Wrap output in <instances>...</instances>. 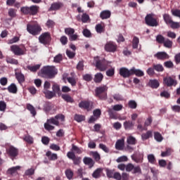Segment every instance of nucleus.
Instances as JSON below:
<instances>
[{"instance_id":"f257e3e1","label":"nucleus","mask_w":180,"mask_h":180,"mask_svg":"<svg viewBox=\"0 0 180 180\" xmlns=\"http://www.w3.org/2000/svg\"><path fill=\"white\" fill-rule=\"evenodd\" d=\"M42 78L53 79L57 75V70L54 66H44L40 70Z\"/></svg>"},{"instance_id":"f03ea898","label":"nucleus","mask_w":180,"mask_h":180,"mask_svg":"<svg viewBox=\"0 0 180 180\" xmlns=\"http://www.w3.org/2000/svg\"><path fill=\"white\" fill-rule=\"evenodd\" d=\"M40 7L37 5H32L31 6H22L20 8V12L22 15H30V16H36L39 13Z\"/></svg>"},{"instance_id":"7ed1b4c3","label":"nucleus","mask_w":180,"mask_h":180,"mask_svg":"<svg viewBox=\"0 0 180 180\" xmlns=\"http://www.w3.org/2000/svg\"><path fill=\"white\" fill-rule=\"evenodd\" d=\"M108 87L106 85L96 87L95 89V96L101 101H106L108 98Z\"/></svg>"},{"instance_id":"20e7f679","label":"nucleus","mask_w":180,"mask_h":180,"mask_svg":"<svg viewBox=\"0 0 180 180\" xmlns=\"http://www.w3.org/2000/svg\"><path fill=\"white\" fill-rule=\"evenodd\" d=\"M145 23L147 26H150L151 27H155L158 26V22L157 21V16L154 13L147 14L145 17Z\"/></svg>"},{"instance_id":"39448f33","label":"nucleus","mask_w":180,"mask_h":180,"mask_svg":"<svg viewBox=\"0 0 180 180\" xmlns=\"http://www.w3.org/2000/svg\"><path fill=\"white\" fill-rule=\"evenodd\" d=\"M27 32L32 36H37L41 32V27L39 24H27Z\"/></svg>"},{"instance_id":"423d86ee","label":"nucleus","mask_w":180,"mask_h":180,"mask_svg":"<svg viewBox=\"0 0 180 180\" xmlns=\"http://www.w3.org/2000/svg\"><path fill=\"white\" fill-rule=\"evenodd\" d=\"M95 67L99 71H106L108 69V63L105 59H99V56L94 57Z\"/></svg>"},{"instance_id":"0eeeda50","label":"nucleus","mask_w":180,"mask_h":180,"mask_svg":"<svg viewBox=\"0 0 180 180\" xmlns=\"http://www.w3.org/2000/svg\"><path fill=\"white\" fill-rule=\"evenodd\" d=\"M39 41L41 44H44V46H49L51 43V34H50V32L42 33L39 37Z\"/></svg>"},{"instance_id":"6e6552de","label":"nucleus","mask_w":180,"mask_h":180,"mask_svg":"<svg viewBox=\"0 0 180 180\" xmlns=\"http://www.w3.org/2000/svg\"><path fill=\"white\" fill-rule=\"evenodd\" d=\"M64 122L65 120V116L63 114H58L55 117H52L47 120L48 123L51 124H54L55 126H60V122Z\"/></svg>"},{"instance_id":"1a4fd4ad","label":"nucleus","mask_w":180,"mask_h":180,"mask_svg":"<svg viewBox=\"0 0 180 180\" xmlns=\"http://www.w3.org/2000/svg\"><path fill=\"white\" fill-rule=\"evenodd\" d=\"M158 43L159 44H163L164 47L166 49H172L173 42L168 38L164 37V36L158 35Z\"/></svg>"},{"instance_id":"9d476101","label":"nucleus","mask_w":180,"mask_h":180,"mask_svg":"<svg viewBox=\"0 0 180 180\" xmlns=\"http://www.w3.org/2000/svg\"><path fill=\"white\" fill-rule=\"evenodd\" d=\"M7 155L11 158V160H15L18 155H19V149L15 148V146H9L6 149Z\"/></svg>"},{"instance_id":"9b49d317","label":"nucleus","mask_w":180,"mask_h":180,"mask_svg":"<svg viewBox=\"0 0 180 180\" xmlns=\"http://www.w3.org/2000/svg\"><path fill=\"white\" fill-rule=\"evenodd\" d=\"M65 33L69 37V40L70 41H75L78 39V34H75V30L72 27H68L65 29Z\"/></svg>"},{"instance_id":"f8f14e48","label":"nucleus","mask_w":180,"mask_h":180,"mask_svg":"<svg viewBox=\"0 0 180 180\" xmlns=\"http://www.w3.org/2000/svg\"><path fill=\"white\" fill-rule=\"evenodd\" d=\"M11 50L15 56H23L26 51V48L23 46L13 45L11 46Z\"/></svg>"},{"instance_id":"ddd939ff","label":"nucleus","mask_w":180,"mask_h":180,"mask_svg":"<svg viewBox=\"0 0 180 180\" xmlns=\"http://www.w3.org/2000/svg\"><path fill=\"white\" fill-rule=\"evenodd\" d=\"M67 157L69 160H72V161H73L74 165H79L81 164L82 158H81V157L76 156L75 153L73 151L68 152Z\"/></svg>"},{"instance_id":"4468645a","label":"nucleus","mask_w":180,"mask_h":180,"mask_svg":"<svg viewBox=\"0 0 180 180\" xmlns=\"http://www.w3.org/2000/svg\"><path fill=\"white\" fill-rule=\"evenodd\" d=\"M125 169L127 172H132V174H141V167L140 166L134 167V165L129 163L126 165Z\"/></svg>"},{"instance_id":"2eb2a0df","label":"nucleus","mask_w":180,"mask_h":180,"mask_svg":"<svg viewBox=\"0 0 180 180\" xmlns=\"http://www.w3.org/2000/svg\"><path fill=\"white\" fill-rule=\"evenodd\" d=\"M104 49L108 53H115L117 50V45L113 41H109L105 44Z\"/></svg>"},{"instance_id":"dca6fc26","label":"nucleus","mask_w":180,"mask_h":180,"mask_svg":"<svg viewBox=\"0 0 180 180\" xmlns=\"http://www.w3.org/2000/svg\"><path fill=\"white\" fill-rule=\"evenodd\" d=\"M120 75L123 78H129L131 75V69L129 70V69L126 68H121L120 69Z\"/></svg>"},{"instance_id":"f3484780","label":"nucleus","mask_w":180,"mask_h":180,"mask_svg":"<svg viewBox=\"0 0 180 180\" xmlns=\"http://www.w3.org/2000/svg\"><path fill=\"white\" fill-rule=\"evenodd\" d=\"M64 6V4L58 1L54 2L51 5V7L49 8V11L51 12L53 11H59V9H61Z\"/></svg>"},{"instance_id":"a211bd4d","label":"nucleus","mask_w":180,"mask_h":180,"mask_svg":"<svg viewBox=\"0 0 180 180\" xmlns=\"http://www.w3.org/2000/svg\"><path fill=\"white\" fill-rule=\"evenodd\" d=\"M83 162L84 165H88L90 169L91 168H94V165H95V161H94L93 158L89 157H84L83 158Z\"/></svg>"},{"instance_id":"6ab92c4d","label":"nucleus","mask_w":180,"mask_h":180,"mask_svg":"<svg viewBox=\"0 0 180 180\" xmlns=\"http://www.w3.org/2000/svg\"><path fill=\"white\" fill-rule=\"evenodd\" d=\"M164 83L167 86H172L174 85H176V81H175V79H174L172 77H165L163 79Z\"/></svg>"},{"instance_id":"aec40b11","label":"nucleus","mask_w":180,"mask_h":180,"mask_svg":"<svg viewBox=\"0 0 180 180\" xmlns=\"http://www.w3.org/2000/svg\"><path fill=\"white\" fill-rule=\"evenodd\" d=\"M123 126L125 130H133L134 129V122L131 120H127L124 122Z\"/></svg>"},{"instance_id":"412c9836","label":"nucleus","mask_w":180,"mask_h":180,"mask_svg":"<svg viewBox=\"0 0 180 180\" xmlns=\"http://www.w3.org/2000/svg\"><path fill=\"white\" fill-rule=\"evenodd\" d=\"M112 15V13H110V11L109 10H104L101 12L100 13V18L103 20L105 19H109L110 18V15Z\"/></svg>"},{"instance_id":"4be33fe9","label":"nucleus","mask_w":180,"mask_h":180,"mask_svg":"<svg viewBox=\"0 0 180 180\" xmlns=\"http://www.w3.org/2000/svg\"><path fill=\"white\" fill-rule=\"evenodd\" d=\"M91 106V103L88 101H82L79 103V108L81 109H86L89 110V107Z\"/></svg>"},{"instance_id":"5701e85b","label":"nucleus","mask_w":180,"mask_h":180,"mask_svg":"<svg viewBox=\"0 0 180 180\" xmlns=\"http://www.w3.org/2000/svg\"><path fill=\"white\" fill-rule=\"evenodd\" d=\"M108 113L110 119L117 120V112H116V111H115L113 108H108Z\"/></svg>"},{"instance_id":"b1692460","label":"nucleus","mask_w":180,"mask_h":180,"mask_svg":"<svg viewBox=\"0 0 180 180\" xmlns=\"http://www.w3.org/2000/svg\"><path fill=\"white\" fill-rule=\"evenodd\" d=\"M103 79V75L98 72L94 75V81L96 84H101Z\"/></svg>"},{"instance_id":"393cba45","label":"nucleus","mask_w":180,"mask_h":180,"mask_svg":"<svg viewBox=\"0 0 180 180\" xmlns=\"http://www.w3.org/2000/svg\"><path fill=\"white\" fill-rule=\"evenodd\" d=\"M116 150H123L124 148V139H119L115 143Z\"/></svg>"},{"instance_id":"a878e982","label":"nucleus","mask_w":180,"mask_h":180,"mask_svg":"<svg viewBox=\"0 0 180 180\" xmlns=\"http://www.w3.org/2000/svg\"><path fill=\"white\" fill-rule=\"evenodd\" d=\"M131 75H136V77H144V72L139 69H135L134 68H132L131 69Z\"/></svg>"},{"instance_id":"bb28decb","label":"nucleus","mask_w":180,"mask_h":180,"mask_svg":"<svg viewBox=\"0 0 180 180\" xmlns=\"http://www.w3.org/2000/svg\"><path fill=\"white\" fill-rule=\"evenodd\" d=\"M40 67H41L40 64H37L34 65H30L27 66V68L31 72H37L38 70H40Z\"/></svg>"},{"instance_id":"cd10ccee","label":"nucleus","mask_w":180,"mask_h":180,"mask_svg":"<svg viewBox=\"0 0 180 180\" xmlns=\"http://www.w3.org/2000/svg\"><path fill=\"white\" fill-rule=\"evenodd\" d=\"M52 89L55 95L56 94H57L58 96H61V89H60V85H58V84H53L52 86Z\"/></svg>"},{"instance_id":"c85d7f7f","label":"nucleus","mask_w":180,"mask_h":180,"mask_svg":"<svg viewBox=\"0 0 180 180\" xmlns=\"http://www.w3.org/2000/svg\"><path fill=\"white\" fill-rule=\"evenodd\" d=\"M46 157H48L49 160L50 161H56L58 157L57 156V154L56 153H52L51 151L49 150L46 153Z\"/></svg>"},{"instance_id":"c756f323","label":"nucleus","mask_w":180,"mask_h":180,"mask_svg":"<svg viewBox=\"0 0 180 180\" xmlns=\"http://www.w3.org/2000/svg\"><path fill=\"white\" fill-rule=\"evenodd\" d=\"M19 169H20V166L11 167L7 170V174L8 175H13L14 174H16Z\"/></svg>"},{"instance_id":"7c9ffc66","label":"nucleus","mask_w":180,"mask_h":180,"mask_svg":"<svg viewBox=\"0 0 180 180\" xmlns=\"http://www.w3.org/2000/svg\"><path fill=\"white\" fill-rule=\"evenodd\" d=\"M62 99L65 100V102H68V103H74V98L71 97V96L68 94H62L61 95Z\"/></svg>"},{"instance_id":"2f4dec72","label":"nucleus","mask_w":180,"mask_h":180,"mask_svg":"<svg viewBox=\"0 0 180 180\" xmlns=\"http://www.w3.org/2000/svg\"><path fill=\"white\" fill-rule=\"evenodd\" d=\"M27 109L30 112L33 117H34V116L37 115V112H36V108H34V106L32 105V104L30 103L27 104Z\"/></svg>"},{"instance_id":"473e14b6","label":"nucleus","mask_w":180,"mask_h":180,"mask_svg":"<svg viewBox=\"0 0 180 180\" xmlns=\"http://www.w3.org/2000/svg\"><path fill=\"white\" fill-rule=\"evenodd\" d=\"M7 89L8 92H10V94H16V92H18V87L16 86V84H15L14 83L8 86Z\"/></svg>"},{"instance_id":"72a5a7b5","label":"nucleus","mask_w":180,"mask_h":180,"mask_svg":"<svg viewBox=\"0 0 180 180\" xmlns=\"http://www.w3.org/2000/svg\"><path fill=\"white\" fill-rule=\"evenodd\" d=\"M43 92L46 99H52V98H54V96H56V93H54L53 91L46 90V91H44Z\"/></svg>"},{"instance_id":"f704fd0d","label":"nucleus","mask_w":180,"mask_h":180,"mask_svg":"<svg viewBox=\"0 0 180 180\" xmlns=\"http://www.w3.org/2000/svg\"><path fill=\"white\" fill-rule=\"evenodd\" d=\"M169 58V55L166 52H158V59L159 60H168Z\"/></svg>"},{"instance_id":"c9c22d12","label":"nucleus","mask_w":180,"mask_h":180,"mask_svg":"<svg viewBox=\"0 0 180 180\" xmlns=\"http://www.w3.org/2000/svg\"><path fill=\"white\" fill-rule=\"evenodd\" d=\"M148 86L153 89H157V88H158V80H150L148 82Z\"/></svg>"},{"instance_id":"e433bc0d","label":"nucleus","mask_w":180,"mask_h":180,"mask_svg":"<svg viewBox=\"0 0 180 180\" xmlns=\"http://www.w3.org/2000/svg\"><path fill=\"white\" fill-rule=\"evenodd\" d=\"M23 141L27 143V144H33L34 139L30 135H25L22 138Z\"/></svg>"},{"instance_id":"4c0bfd02","label":"nucleus","mask_w":180,"mask_h":180,"mask_svg":"<svg viewBox=\"0 0 180 180\" xmlns=\"http://www.w3.org/2000/svg\"><path fill=\"white\" fill-rule=\"evenodd\" d=\"M127 144H129L131 146H134L137 143V141L136 140V138L134 136H128L127 139Z\"/></svg>"},{"instance_id":"58836bf2","label":"nucleus","mask_w":180,"mask_h":180,"mask_svg":"<svg viewBox=\"0 0 180 180\" xmlns=\"http://www.w3.org/2000/svg\"><path fill=\"white\" fill-rule=\"evenodd\" d=\"M65 174L68 179L71 180L74 178V172L71 169H68L65 170Z\"/></svg>"},{"instance_id":"ea45409f","label":"nucleus","mask_w":180,"mask_h":180,"mask_svg":"<svg viewBox=\"0 0 180 180\" xmlns=\"http://www.w3.org/2000/svg\"><path fill=\"white\" fill-rule=\"evenodd\" d=\"M15 77L20 84L25 82V75H23V74L19 72L15 73Z\"/></svg>"},{"instance_id":"a19ab883","label":"nucleus","mask_w":180,"mask_h":180,"mask_svg":"<svg viewBox=\"0 0 180 180\" xmlns=\"http://www.w3.org/2000/svg\"><path fill=\"white\" fill-rule=\"evenodd\" d=\"M153 136V131H148L146 133H143L141 135V139L142 140H148V139H150V137H151Z\"/></svg>"},{"instance_id":"79ce46f5","label":"nucleus","mask_w":180,"mask_h":180,"mask_svg":"<svg viewBox=\"0 0 180 180\" xmlns=\"http://www.w3.org/2000/svg\"><path fill=\"white\" fill-rule=\"evenodd\" d=\"M101 172H102V169L101 168H98V169H96L92 174L93 178H95L96 179H98V178L101 177Z\"/></svg>"},{"instance_id":"37998d69","label":"nucleus","mask_w":180,"mask_h":180,"mask_svg":"<svg viewBox=\"0 0 180 180\" xmlns=\"http://www.w3.org/2000/svg\"><path fill=\"white\" fill-rule=\"evenodd\" d=\"M139 43H140V40L139 39V37H134L132 40V48L139 49Z\"/></svg>"},{"instance_id":"c03bdc74","label":"nucleus","mask_w":180,"mask_h":180,"mask_svg":"<svg viewBox=\"0 0 180 180\" xmlns=\"http://www.w3.org/2000/svg\"><path fill=\"white\" fill-rule=\"evenodd\" d=\"M45 130H47V131H51V130H54L56 127L53 125H51V123H49V122L46 121V123L44 124Z\"/></svg>"},{"instance_id":"a18cd8bd","label":"nucleus","mask_w":180,"mask_h":180,"mask_svg":"<svg viewBox=\"0 0 180 180\" xmlns=\"http://www.w3.org/2000/svg\"><path fill=\"white\" fill-rule=\"evenodd\" d=\"M163 19L167 25H170L172 23V18L169 16L168 14H165L163 15Z\"/></svg>"},{"instance_id":"49530a36","label":"nucleus","mask_w":180,"mask_h":180,"mask_svg":"<svg viewBox=\"0 0 180 180\" xmlns=\"http://www.w3.org/2000/svg\"><path fill=\"white\" fill-rule=\"evenodd\" d=\"M154 70H155V71H158V65H155L153 68H149L147 70V74L148 75H154Z\"/></svg>"},{"instance_id":"de8ad7c7","label":"nucleus","mask_w":180,"mask_h":180,"mask_svg":"<svg viewBox=\"0 0 180 180\" xmlns=\"http://www.w3.org/2000/svg\"><path fill=\"white\" fill-rule=\"evenodd\" d=\"M96 31L97 33H103L105 32V27L102 24H97L96 25Z\"/></svg>"},{"instance_id":"09e8293b","label":"nucleus","mask_w":180,"mask_h":180,"mask_svg":"<svg viewBox=\"0 0 180 180\" xmlns=\"http://www.w3.org/2000/svg\"><path fill=\"white\" fill-rule=\"evenodd\" d=\"M128 106L130 109H136L137 108V103L134 100H130L128 102Z\"/></svg>"},{"instance_id":"8fccbe9b","label":"nucleus","mask_w":180,"mask_h":180,"mask_svg":"<svg viewBox=\"0 0 180 180\" xmlns=\"http://www.w3.org/2000/svg\"><path fill=\"white\" fill-rule=\"evenodd\" d=\"M72 151H75L76 154H82V149L74 144L72 145Z\"/></svg>"},{"instance_id":"3c124183","label":"nucleus","mask_w":180,"mask_h":180,"mask_svg":"<svg viewBox=\"0 0 180 180\" xmlns=\"http://www.w3.org/2000/svg\"><path fill=\"white\" fill-rule=\"evenodd\" d=\"M75 120L78 122H84V120H85V116L76 114L75 115Z\"/></svg>"},{"instance_id":"603ef678","label":"nucleus","mask_w":180,"mask_h":180,"mask_svg":"<svg viewBox=\"0 0 180 180\" xmlns=\"http://www.w3.org/2000/svg\"><path fill=\"white\" fill-rule=\"evenodd\" d=\"M8 16H10V18H16V9L15 8H9L8 10Z\"/></svg>"},{"instance_id":"864d4df0","label":"nucleus","mask_w":180,"mask_h":180,"mask_svg":"<svg viewBox=\"0 0 180 180\" xmlns=\"http://www.w3.org/2000/svg\"><path fill=\"white\" fill-rule=\"evenodd\" d=\"M83 79L84 81H86L87 82H91L92 79H94V77H92V75L91 74H86L83 75Z\"/></svg>"},{"instance_id":"5fc2aeb1","label":"nucleus","mask_w":180,"mask_h":180,"mask_svg":"<svg viewBox=\"0 0 180 180\" xmlns=\"http://www.w3.org/2000/svg\"><path fill=\"white\" fill-rule=\"evenodd\" d=\"M60 41L63 46H65L68 43V38L65 35H63L60 37Z\"/></svg>"},{"instance_id":"6e6d98bb","label":"nucleus","mask_w":180,"mask_h":180,"mask_svg":"<svg viewBox=\"0 0 180 180\" xmlns=\"http://www.w3.org/2000/svg\"><path fill=\"white\" fill-rule=\"evenodd\" d=\"M131 160H133V161H134L137 164H139L140 162H143V160H141V158H140L137 155H131Z\"/></svg>"},{"instance_id":"4d7b16f0","label":"nucleus","mask_w":180,"mask_h":180,"mask_svg":"<svg viewBox=\"0 0 180 180\" xmlns=\"http://www.w3.org/2000/svg\"><path fill=\"white\" fill-rule=\"evenodd\" d=\"M89 20V15L86 14V13H84L82 15V22L83 23H86Z\"/></svg>"},{"instance_id":"13d9d810","label":"nucleus","mask_w":180,"mask_h":180,"mask_svg":"<svg viewBox=\"0 0 180 180\" xmlns=\"http://www.w3.org/2000/svg\"><path fill=\"white\" fill-rule=\"evenodd\" d=\"M6 110V103L4 101H0V112H5Z\"/></svg>"},{"instance_id":"bf43d9fd","label":"nucleus","mask_w":180,"mask_h":180,"mask_svg":"<svg viewBox=\"0 0 180 180\" xmlns=\"http://www.w3.org/2000/svg\"><path fill=\"white\" fill-rule=\"evenodd\" d=\"M41 143L42 144H44V146H49V143H50V138L47 136H42Z\"/></svg>"},{"instance_id":"052dcab7","label":"nucleus","mask_w":180,"mask_h":180,"mask_svg":"<svg viewBox=\"0 0 180 180\" xmlns=\"http://www.w3.org/2000/svg\"><path fill=\"white\" fill-rule=\"evenodd\" d=\"M82 33L84 37H92V34L91 33V31L88 29H84Z\"/></svg>"},{"instance_id":"680f3d73","label":"nucleus","mask_w":180,"mask_h":180,"mask_svg":"<svg viewBox=\"0 0 180 180\" xmlns=\"http://www.w3.org/2000/svg\"><path fill=\"white\" fill-rule=\"evenodd\" d=\"M169 25H170V27L172 29H179L180 28V24L178 22L172 21V23H170Z\"/></svg>"},{"instance_id":"e2e57ef3","label":"nucleus","mask_w":180,"mask_h":180,"mask_svg":"<svg viewBox=\"0 0 180 180\" xmlns=\"http://www.w3.org/2000/svg\"><path fill=\"white\" fill-rule=\"evenodd\" d=\"M148 162L150 164H154L155 162V157L153 154H150L148 155Z\"/></svg>"},{"instance_id":"0e129e2a","label":"nucleus","mask_w":180,"mask_h":180,"mask_svg":"<svg viewBox=\"0 0 180 180\" xmlns=\"http://www.w3.org/2000/svg\"><path fill=\"white\" fill-rule=\"evenodd\" d=\"M164 65L166 67V68H174V63H172L171 60L165 62Z\"/></svg>"},{"instance_id":"69168bd1","label":"nucleus","mask_w":180,"mask_h":180,"mask_svg":"<svg viewBox=\"0 0 180 180\" xmlns=\"http://www.w3.org/2000/svg\"><path fill=\"white\" fill-rule=\"evenodd\" d=\"M161 157H169V155H171V149L167 148L166 151L161 153Z\"/></svg>"},{"instance_id":"338daca9","label":"nucleus","mask_w":180,"mask_h":180,"mask_svg":"<svg viewBox=\"0 0 180 180\" xmlns=\"http://www.w3.org/2000/svg\"><path fill=\"white\" fill-rule=\"evenodd\" d=\"M107 77H113L115 75V68L109 69L106 71Z\"/></svg>"},{"instance_id":"774afa93","label":"nucleus","mask_w":180,"mask_h":180,"mask_svg":"<svg viewBox=\"0 0 180 180\" xmlns=\"http://www.w3.org/2000/svg\"><path fill=\"white\" fill-rule=\"evenodd\" d=\"M172 13L173 16H176V18H180V10L179 9L172 10Z\"/></svg>"}]
</instances>
